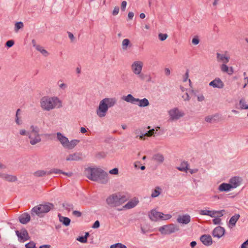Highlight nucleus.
I'll use <instances>...</instances> for the list:
<instances>
[{
    "label": "nucleus",
    "instance_id": "1",
    "mask_svg": "<svg viewBox=\"0 0 248 248\" xmlns=\"http://www.w3.org/2000/svg\"><path fill=\"white\" fill-rule=\"evenodd\" d=\"M85 175L90 180L106 183L108 181V175L102 169L98 168H88L85 170Z\"/></svg>",
    "mask_w": 248,
    "mask_h": 248
},
{
    "label": "nucleus",
    "instance_id": "2",
    "mask_svg": "<svg viewBox=\"0 0 248 248\" xmlns=\"http://www.w3.org/2000/svg\"><path fill=\"white\" fill-rule=\"evenodd\" d=\"M62 101L57 97L44 96L40 100L41 108L46 111H49L56 108L62 107Z\"/></svg>",
    "mask_w": 248,
    "mask_h": 248
},
{
    "label": "nucleus",
    "instance_id": "3",
    "mask_svg": "<svg viewBox=\"0 0 248 248\" xmlns=\"http://www.w3.org/2000/svg\"><path fill=\"white\" fill-rule=\"evenodd\" d=\"M28 138L30 144L35 145L41 141V135L39 134V129L37 126L31 125L28 132Z\"/></svg>",
    "mask_w": 248,
    "mask_h": 248
},
{
    "label": "nucleus",
    "instance_id": "4",
    "mask_svg": "<svg viewBox=\"0 0 248 248\" xmlns=\"http://www.w3.org/2000/svg\"><path fill=\"white\" fill-rule=\"evenodd\" d=\"M128 199V198L125 195L115 194L110 196L107 199V202L108 204L118 206L125 202Z\"/></svg>",
    "mask_w": 248,
    "mask_h": 248
},
{
    "label": "nucleus",
    "instance_id": "5",
    "mask_svg": "<svg viewBox=\"0 0 248 248\" xmlns=\"http://www.w3.org/2000/svg\"><path fill=\"white\" fill-rule=\"evenodd\" d=\"M57 139L64 148L69 150L73 149L79 143V140H77L69 141L66 137L60 133H57Z\"/></svg>",
    "mask_w": 248,
    "mask_h": 248
},
{
    "label": "nucleus",
    "instance_id": "6",
    "mask_svg": "<svg viewBox=\"0 0 248 248\" xmlns=\"http://www.w3.org/2000/svg\"><path fill=\"white\" fill-rule=\"evenodd\" d=\"M144 63L140 60L134 61L130 65V68L132 72L135 75L138 76L140 78L143 79V74L142 73V70Z\"/></svg>",
    "mask_w": 248,
    "mask_h": 248
},
{
    "label": "nucleus",
    "instance_id": "7",
    "mask_svg": "<svg viewBox=\"0 0 248 248\" xmlns=\"http://www.w3.org/2000/svg\"><path fill=\"white\" fill-rule=\"evenodd\" d=\"M52 204H40L32 208L31 214H35L38 216H42L43 214L47 213L52 208Z\"/></svg>",
    "mask_w": 248,
    "mask_h": 248
},
{
    "label": "nucleus",
    "instance_id": "8",
    "mask_svg": "<svg viewBox=\"0 0 248 248\" xmlns=\"http://www.w3.org/2000/svg\"><path fill=\"white\" fill-rule=\"evenodd\" d=\"M224 210L221 211L209 210L207 208L199 210L198 213L202 216H209L212 217H220L223 215Z\"/></svg>",
    "mask_w": 248,
    "mask_h": 248
},
{
    "label": "nucleus",
    "instance_id": "9",
    "mask_svg": "<svg viewBox=\"0 0 248 248\" xmlns=\"http://www.w3.org/2000/svg\"><path fill=\"white\" fill-rule=\"evenodd\" d=\"M179 228L177 225L170 224L168 225H164L160 227L158 229L161 234L163 235L170 234L178 231Z\"/></svg>",
    "mask_w": 248,
    "mask_h": 248
},
{
    "label": "nucleus",
    "instance_id": "10",
    "mask_svg": "<svg viewBox=\"0 0 248 248\" xmlns=\"http://www.w3.org/2000/svg\"><path fill=\"white\" fill-rule=\"evenodd\" d=\"M149 216L152 220H156L159 219L168 220L171 217V215L170 214L164 215L162 213L157 212L155 210H153L150 212Z\"/></svg>",
    "mask_w": 248,
    "mask_h": 248
},
{
    "label": "nucleus",
    "instance_id": "11",
    "mask_svg": "<svg viewBox=\"0 0 248 248\" xmlns=\"http://www.w3.org/2000/svg\"><path fill=\"white\" fill-rule=\"evenodd\" d=\"M108 107L104 103V101L101 100L100 102L99 107L97 110V114L100 117H104L108 111Z\"/></svg>",
    "mask_w": 248,
    "mask_h": 248
},
{
    "label": "nucleus",
    "instance_id": "12",
    "mask_svg": "<svg viewBox=\"0 0 248 248\" xmlns=\"http://www.w3.org/2000/svg\"><path fill=\"white\" fill-rule=\"evenodd\" d=\"M170 120H176L183 116V113L177 108H173L169 111Z\"/></svg>",
    "mask_w": 248,
    "mask_h": 248
},
{
    "label": "nucleus",
    "instance_id": "13",
    "mask_svg": "<svg viewBox=\"0 0 248 248\" xmlns=\"http://www.w3.org/2000/svg\"><path fill=\"white\" fill-rule=\"evenodd\" d=\"M0 178L10 182H14L17 180L16 176L4 173H0Z\"/></svg>",
    "mask_w": 248,
    "mask_h": 248
},
{
    "label": "nucleus",
    "instance_id": "14",
    "mask_svg": "<svg viewBox=\"0 0 248 248\" xmlns=\"http://www.w3.org/2000/svg\"><path fill=\"white\" fill-rule=\"evenodd\" d=\"M224 229L220 226H218L216 227L214 230L213 232V235L214 237H216L219 238L224 235Z\"/></svg>",
    "mask_w": 248,
    "mask_h": 248
},
{
    "label": "nucleus",
    "instance_id": "15",
    "mask_svg": "<svg viewBox=\"0 0 248 248\" xmlns=\"http://www.w3.org/2000/svg\"><path fill=\"white\" fill-rule=\"evenodd\" d=\"M16 233L18 238L23 241L29 240L30 238L28 233L26 230H22L20 232L16 231Z\"/></svg>",
    "mask_w": 248,
    "mask_h": 248
},
{
    "label": "nucleus",
    "instance_id": "16",
    "mask_svg": "<svg viewBox=\"0 0 248 248\" xmlns=\"http://www.w3.org/2000/svg\"><path fill=\"white\" fill-rule=\"evenodd\" d=\"M177 169L181 171H186L187 170H189V172L192 174L196 173L198 171L197 169L191 170L188 169V164L186 162H183L181 163V165L177 168Z\"/></svg>",
    "mask_w": 248,
    "mask_h": 248
},
{
    "label": "nucleus",
    "instance_id": "17",
    "mask_svg": "<svg viewBox=\"0 0 248 248\" xmlns=\"http://www.w3.org/2000/svg\"><path fill=\"white\" fill-rule=\"evenodd\" d=\"M241 179L239 177H234L230 180V185L232 188H234L239 186L241 183Z\"/></svg>",
    "mask_w": 248,
    "mask_h": 248
},
{
    "label": "nucleus",
    "instance_id": "18",
    "mask_svg": "<svg viewBox=\"0 0 248 248\" xmlns=\"http://www.w3.org/2000/svg\"><path fill=\"white\" fill-rule=\"evenodd\" d=\"M177 221L179 223L187 224L190 221V217L188 215L179 216L177 219Z\"/></svg>",
    "mask_w": 248,
    "mask_h": 248
},
{
    "label": "nucleus",
    "instance_id": "19",
    "mask_svg": "<svg viewBox=\"0 0 248 248\" xmlns=\"http://www.w3.org/2000/svg\"><path fill=\"white\" fill-rule=\"evenodd\" d=\"M227 52L224 54H221L220 53H217V59L218 61L222 62L223 63H227L229 62L230 57L227 54Z\"/></svg>",
    "mask_w": 248,
    "mask_h": 248
},
{
    "label": "nucleus",
    "instance_id": "20",
    "mask_svg": "<svg viewBox=\"0 0 248 248\" xmlns=\"http://www.w3.org/2000/svg\"><path fill=\"white\" fill-rule=\"evenodd\" d=\"M139 203V200L136 198H134L129 202H128L123 207L124 208L129 209L136 206Z\"/></svg>",
    "mask_w": 248,
    "mask_h": 248
},
{
    "label": "nucleus",
    "instance_id": "21",
    "mask_svg": "<svg viewBox=\"0 0 248 248\" xmlns=\"http://www.w3.org/2000/svg\"><path fill=\"white\" fill-rule=\"evenodd\" d=\"M202 243L206 246H210L212 244V239L209 235H203L200 238Z\"/></svg>",
    "mask_w": 248,
    "mask_h": 248
},
{
    "label": "nucleus",
    "instance_id": "22",
    "mask_svg": "<svg viewBox=\"0 0 248 248\" xmlns=\"http://www.w3.org/2000/svg\"><path fill=\"white\" fill-rule=\"evenodd\" d=\"M209 85L214 88H222L224 84L221 79L218 78L210 82Z\"/></svg>",
    "mask_w": 248,
    "mask_h": 248
},
{
    "label": "nucleus",
    "instance_id": "23",
    "mask_svg": "<svg viewBox=\"0 0 248 248\" xmlns=\"http://www.w3.org/2000/svg\"><path fill=\"white\" fill-rule=\"evenodd\" d=\"M220 118L219 115L216 114L205 117V121L207 123H214L219 121Z\"/></svg>",
    "mask_w": 248,
    "mask_h": 248
},
{
    "label": "nucleus",
    "instance_id": "24",
    "mask_svg": "<svg viewBox=\"0 0 248 248\" xmlns=\"http://www.w3.org/2000/svg\"><path fill=\"white\" fill-rule=\"evenodd\" d=\"M240 215L239 214H236L232 216L229 220V227L231 228L235 226L236 222L237 221Z\"/></svg>",
    "mask_w": 248,
    "mask_h": 248
},
{
    "label": "nucleus",
    "instance_id": "25",
    "mask_svg": "<svg viewBox=\"0 0 248 248\" xmlns=\"http://www.w3.org/2000/svg\"><path fill=\"white\" fill-rule=\"evenodd\" d=\"M48 175H50V174H52V173H55V174H56L62 173V174H63L64 175H66V176H67L68 177H71L72 176V172L65 173V172H62V170L58 169H52L48 171Z\"/></svg>",
    "mask_w": 248,
    "mask_h": 248
},
{
    "label": "nucleus",
    "instance_id": "26",
    "mask_svg": "<svg viewBox=\"0 0 248 248\" xmlns=\"http://www.w3.org/2000/svg\"><path fill=\"white\" fill-rule=\"evenodd\" d=\"M102 100L104 101L108 108L113 106L116 103V100L114 98H106Z\"/></svg>",
    "mask_w": 248,
    "mask_h": 248
},
{
    "label": "nucleus",
    "instance_id": "27",
    "mask_svg": "<svg viewBox=\"0 0 248 248\" xmlns=\"http://www.w3.org/2000/svg\"><path fill=\"white\" fill-rule=\"evenodd\" d=\"M80 159V155L78 153H74L69 155L66 157L67 161H76Z\"/></svg>",
    "mask_w": 248,
    "mask_h": 248
},
{
    "label": "nucleus",
    "instance_id": "28",
    "mask_svg": "<svg viewBox=\"0 0 248 248\" xmlns=\"http://www.w3.org/2000/svg\"><path fill=\"white\" fill-rule=\"evenodd\" d=\"M20 222L22 224H26L30 220V216L24 213L19 217Z\"/></svg>",
    "mask_w": 248,
    "mask_h": 248
},
{
    "label": "nucleus",
    "instance_id": "29",
    "mask_svg": "<svg viewBox=\"0 0 248 248\" xmlns=\"http://www.w3.org/2000/svg\"><path fill=\"white\" fill-rule=\"evenodd\" d=\"M122 99L127 102H130L132 103L136 102V101H139V99L135 98L131 94H128L127 96H124L122 97Z\"/></svg>",
    "mask_w": 248,
    "mask_h": 248
},
{
    "label": "nucleus",
    "instance_id": "30",
    "mask_svg": "<svg viewBox=\"0 0 248 248\" xmlns=\"http://www.w3.org/2000/svg\"><path fill=\"white\" fill-rule=\"evenodd\" d=\"M220 68L222 71L224 72H226L228 73L229 75H232L233 73V69L232 67H230V68L227 66L225 63H223L221 66Z\"/></svg>",
    "mask_w": 248,
    "mask_h": 248
},
{
    "label": "nucleus",
    "instance_id": "31",
    "mask_svg": "<svg viewBox=\"0 0 248 248\" xmlns=\"http://www.w3.org/2000/svg\"><path fill=\"white\" fill-rule=\"evenodd\" d=\"M230 184L223 183L219 186V190L221 191H227L232 189Z\"/></svg>",
    "mask_w": 248,
    "mask_h": 248
},
{
    "label": "nucleus",
    "instance_id": "32",
    "mask_svg": "<svg viewBox=\"0 0 248 248\" xmlns=\"http://www.w3.org/2000/svg\"><path fill=\"white\" fill-rule=\"evenodd\" d=\"M134 134L135 136V138H139L141 140H145V135L144 133H142L140 130H137L134 132Z\"/></svg>",
    "mask_w": 248,
    "mask_h": 248
},
{
    "label": "nucleus",
    "instance_id": "33",
    "mask_svg": "<svg viewBox=\"0 0 248 248\" xmlns=\"http://www.w3.org/2000/svg\"><path fill=\"white\" fill-rule=\"evenodd\" d=\"M48 171L44 170H38L34 172L33 175L35 177H43L45 175H48Z\"/></svg>",
    "mask_w": 248,
    "mask_h": 248
},
{
    "label": "nucleus",
    "instance_id": "34",
    "mask_svg": "<svg viewBox=\"0 0 248 248\" xmlns=\"http://www.w3.org/2000/svg\"><path fill=\"white\" fill-rule=\"evenodd\" d=\"M153 158L154 161L159 163H161L164 161V157L163 155L159 154L154 155Z\"/></svg>",
    "mask_w": 248,
    "mask_h": 248
},
{
    "label": "nucleus",
    "instance_id": "35",
    "mask_svg": "<svg viewBox=\"0 0 248 248\" xmlns=\"http://www.w3.org/2000/svg\"><path fill=\"white\" fill-rule=\"evenodd\" d=\"M60 221L62 222L64 225L68 226L70 223V219L66 217H64L59 215Z\"/></svg>",
    "mask_w": 248,
    "mask_h": 248
},
{
    "label": "nucleus",
    "instance_id": "36",
    "mask_svg": "<svg viewBox=\"0 0 248 248\" xmlns=\"http://www.w3.org/2000/svg\"><path fill=\"white\" fill-rule=\"evenodd\" d=\"M34 46H35L36 49L38 51H40L45 56H47L48 55V53L47 52V51L46 50H45L42 46L39 45H34Z\"/></svg>",
    "mask_w": 248,
    "mask_h": 248
},
{
    "label": "nucleus",
    "instance_id": "37",
    "mask_svg": "<svg viewBox=\"0 0 248 248\" xmlns=\"http://www.w3.org/2000/svg\"><path fill=\"white\" fill-rule=\"evenodd\" d=\"M136 102H139V106L141 107H146L149 105L148 100L146 98L139 99V101H136Z\"/></svg>",
    "mask_w": 248,
    "mask_h": 248
},
{
    "label": "nucleus",
    "instance_id": "38",
    "mask_svg": "<svg viewBox=\"0 0 248 248\" xmlns=\"http://www.w3.org/2000/svg\"><path fill=\"white\" fill-rule=\"evenodd\" d=\"M239 105L242 109H248V102L244 99H241L240 101Z\"/></svg>",
    "mask_w": 248,
    "mask_h": 248
},
{
    "label": "nucleus",
    "instance_id": "39",
    "mask_svg": "<svg viewBox=\"0 0 248 248\" xmlns=\"http://www.w3.org/2000/svg\"><path fill=\"white\" fill-rule=\"evenodd\" d=\"M130 44V41L128 39H124L122 42V47L124 50H127L128 46Z\"/></svg>",
    "mask_w": 248,
    "mask_h": 248
},
{
    "label": "nucleus",
    "instance_id": "40",
    "mask_svg": "<svg viewBox=\"0 0 248 248\" xmlns=\"http://www.w3.org/2000/svg\"><path fill=\"white\" fill-rule=\"evenodd\" d=\"M160 193V188L158 187H156L152 193V197H157Z\"/></svg>",
    "mask_w": 248,
    "mask_h": 248
},
{
    "label": "nucleus",
    "instance_id": "41",
    "mask_svg": "<svg viewBox=\"0 0 248 248\" xmlns=\"http://www.w3.org/2000/svg\"><path fill=\"white\" fill-rule=\"evenodd\" d=\"M21 110L20 109H18L16 111V122L17 124H21V121L19 119L18 115L20 114Z\"/></svg>",
    "mask_w": 248,
    "mask_h": 248
},
{
    "label": "nucleus",
    "instance_id": "42",
    "mask_svg": "<svg viewBox=\"0 0 248 248\" xmlns=\"http://www.w3.org/2000/svg\"><path fill=\"white\" fill-rule=\"evenodd\" d=\"M110 248H127L126 247L121 244V243H117L114 245H112L110 246Z\"/></svg>",
    "mask_w": 248,
    "mask_h": 248
},
{
    "label": "nucleus",
    "instance_id": "43",
    "mask_svg": "<svg viewBox=\"0 0 248 248\" xmlns=\"http://www.w3.org/2000/svg\"><path fill=\"white\" fill-rule=\"evenodd\" d=\"M23 27V24L21 22H17L15 25V31H17Z\"/></svg>",
    "mask_w": 248,
    "mask_h": 248
},
{
    "label": "nucleus",
    "instance_id": "44",
    "mask_svg": "<svg viewBox=\"0 0 248 248\" xmlns=\"http://www.w3.org/2000/svg\"><path fill=\"white\" fill-rule=\"evenodd\" d=\"M168 35L166 33H159L158 34V38L160 41H164L168 37Z\"/></svg>",
    "mask_w": 248,
    "mask_h": 248
},
{
    "label": "nucleus",
    "instance_id": "45",
    "mask_svg": "<svg viewBox=\"0 0 248 248\" xmlns=\"http://www.w3.org/2000/svg\"><path fill=\"white\" fill-rule=\"evenodd\" d=\"M155 131V130L154 129H151L149 131H148L147 133H144V135L145 137L146 136L149 137H151L154 134Z\"/></svg>",
    "mask_w": 248,
    "mask_h": 248
},
{
    "label": "nucleus",
    "instance_id": "46",
    "mask_svg": "<svg viewBox=\"0 0 248 248\" xmlns=\"http://www.w3.org/2000/svg\"><path fill=\"white\" fill-rule=\"evenodd\" d=\"M77 240L81 243H85L87 242V236H80L78 238Z\"/></svg>",
    "mask_w": 248,
    "mask_h": 248
},
{
    "label": "nucleus",
    "instance_id": "47",
    "mask_svg": "<svg viewBox=\"0 0 248 248\" xmlns=\"http://www.w3.org/2000/svg\"><path fill=\"white\" fill-rule=\"evenodd\" d=\"M28 132L25 129H20L19 130V134L21 136H25L27 135L28 136Z\"/></svg>",
    "mask_w": 248,
    "mask_h": 248
},
{
    "label": "nucleus",
    "instance_id": "48",
    "mask_svg": "<svg viewBox=\"0 0 248 248\" xmlns=\"http://www.w3.org/2000/svg\"><path fill=\"white\" fill-rule=\"evenodd\" d=\"M27 248H34L35 247V244L33 242H31L26 245Z\"/></svg>",
    "mask_w": 248,
    "mask_h": 248
},
{
    "label": "nucleus",
    "instance_id": "49",
    "mask_svg": "<svg viewBox=\"0 0 248 248\" xmlns=\"http://www.w3.org/2000/svg\"><path fill=\"white\" fill-rule=\"evenodd\" d=\"M58 84L60 88H61L62 89H65L67 87L66 84L62 82V81H59L58 82Z\"/></svg>",
    "mask_w": 248,
    "mask_h": 248
},
{
    "label": "nucleus",
    "instance_id": "50",
    "mask_svg": "<svg viewBox=\"0 0 248 248\" xmlns=\"http://www.w3.org/2000/svg\"><path fill=\"white\" fill-rule=\"evenodd\" d=\"M215 218L213 220V222L215 224H219L221 222V219L219 217H214Z\"/></svg>",
    "mask_w": 248,
    "mask_h": 248
},
{
    "label": "nucleus",
    "instance_id": "51",
    "mask_svg": "<svg viewBox=\"0 0 248 248\" xmlns=\"http://www.w3.org/2000/svg\"><path fill=\"white\" fill-rule=\"evenodd\" d=\"M109 172L111 174H118V169L117 168H114V169L109 170Z\"/></svg>",
    "mask_w": 248,
    "mask_h": 248
},
{
    "label": "nucleus",
    "instance_id": "52",
    "mask_svg": "<svg viewBox=\"0 0 248 248\" xmlns=\"http://www.w3.org/2000/svg\"><path fill=\"white\" fill-rule=\"evenodd\" d=\"M14 44V42L13 40H9L6 43V46L8 47H11L13 46Z\"/></svg>",
    "mask_w": 248,
    "mask_h": 248
},
{
    "label": "nucleus",
    "instance_id": "53",
    "mask_svg": "<svg viewBox=\"0 0 248 248\" xmlns=\"http://www.w3.org/2000/svg\"><path fill=\"white\" fill-rule=\"evenodd\" d=\"M126 4H127V2L126 1H122V4H121V9H122V11H125Z\"/></svg>",
    "mask_w": 248,
    "mask_h": 248
},
{
    "label": "nucleus",
    "instance_id": "54",
    "mask_svg": "<svg viewBox=\"0 0 248 248\" xmlns=\"http://www.w3.org/2000/svg\"><path fill=\"white\" fill-rule=\"evenodd\" d=\"M119 12V8L118 7H115L113 11V15L114 16L117 15Z\"/></svg>",
    "mask_w": 248,
    "mask_h": 248
},
{
    "label": "nucleus",
    "instance_id": "55",
    "mask_svg": "<svg viewBox=\"0 0 248 248\" xmlns=\"http://www.w3.org/2000/svg\"><path fill=\"white\" fill-rule=\"evenodd\" d=\"M192 42L194 45H198L199 43V40L197 38H193L192 40Z\"/></svg>",
    "mask_w": 248,
    "mask_h": 248
},
{
    "label": "nucleus",
    "instance_id": "56",
    "mask_svg": "<svg viewBox=\"0 0 248 248\" xmlns=\"http://www.w3.org/2000/svg\"><path fill=\"white\" fill-rule=\"evenodd\" d=\"M73 214L77 217H80L81 216V213L78 211H74L73 212Z\"/></svg>",
    "mask_w": 248,
    "mask_h": 248
},
{
    "label": "nucleus",
    "instance_id": "57",
    "mask_svg": "<svg viewBox=\"0 0 248 248\" xmlns=\"http://www.w3.org/2000/svg\"><path fill=\"white\" fill-rule=\"evenodd\" d=\"M99 226H100V223H99V221L96 220L93 224V228H98L99 227Z\"/></svg>",
    "mask_w": 248,
    "mask_h": 248
},
{
    "label": "nucleus",
    "instance_id": "58",
    "mask_svg": "<svg viewBox=\"0 0 248 248\" xmlns=\"http://www.w3.org/2000/svg\"><path fill=\"white\" fill-rule=\"evenodd\" d=\"M248 245V239L242 244L241 248H247V246Z\"/></svg>",
    "mask_w": 248,
    "mask_h": 248
},
{
    "label": "nucleus",
    "instance_id": "59",
    "mask_svg": "<svg viewBox=\"0 0 248 248\" xmlns=\"http://www.w3.org/2000/svg\"><path fill=\"white\" fill-rule=\"evenodd\" d=\"M164 72H165V74L167 76L169 75L170 74V69H168V68H165V70H164Z\"/></svg>",
    "mask_w": 248,
    "mask_h": 248
},
{
    "label": "nucleus",
    "instance_id": "60",
    "mask_svg": "<svg viewBox=\"0 0 248 248\" xmlns=\"http://www.w3.org/2000/svg\"><path fill=\"white\" fill-rule=\"evenodd\" d=\"M134 16V13L133 12H129L128 14V17L129 19H132Z\"/></svg>",
    "mask_w": 248,
    "mask_h": 248
},
{
    "label": "nucleus",
    "instance_id": "61",
    "mask_svg": "<svg viewBox=\"0 0 248 248\" xmlns=\"http://www.w3.org/2000/svg\"><path fill=\"white\" fill-rule=\"evenodd\" d=\"M204 99V96L202 95L198 96V100L199 101H202Z\"/></svg>",
    "mask_w": 248,
    "mask_h": 248
},
{
    "label": "nucleus",
    "instance_id": "62",
    "mask_svg": "<svg viewBox=\"0 0 248 248\" xmlns=\"http://www.w3.org/2000/svg\"><path fill=\"white\" fill-rule=\"evenodd\" d=\"M68 34L69 37L71 39V40H73L74 38L73 34L72 33L69 32H68Z\"/></svg>",
    "mask_w": 248,
    "mask_h": 248
},
{
    "label": "nucleus",
    "instance_id": "63",
    "mask_svg": "<svg viewBox=\"0 0 248 248\" xmlns=\"http://www.w3.org/2000/svg\"><path fill=\"white\" fill-rule=\"evenodd\" d=\"M50 246L49 245H43L40 247L39 248H50Z\"/></svg>",
    "mask_w": 248,
    "mask_h": 248
},
{
    "label": "nucleus",
    "instance_id": "64",
    "mask_svg": "<svg viewBox=\"0 0 248 248\" xmlns=\"http://www.w3.org/2000/svg\"><path fill=\"white\" fill-rule=\"evenodd\" d=\"M197 243L195 241H192L190 243V246L192 247V248H193L196 245Z\"/></svg>",
    "mask_w": 248,
    "mask_h": 248
}]
</instances>
